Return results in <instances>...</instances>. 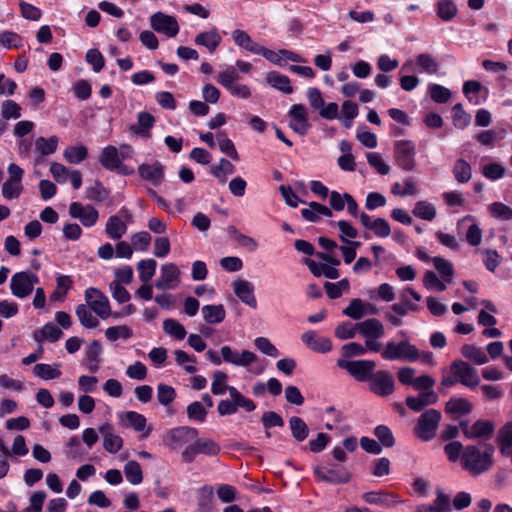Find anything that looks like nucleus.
<instances>
[{"label": "nucleus", "mask_w": 512, "mask_h": 512, "mask_svg": "<svg viewBox=\"0 0 512 512\" xmlns=\"http://www.w3.org/2000/svg\"><path fill=\"white\" fill-rule=\"evenodd\" d=\"M230 400L224 399L218 403L217 411L221 416L233 415L239 408H243L247 412H252L256 409V404L250 398L242 395L237 388H229Z\"/></svg>", "instance_id": "nucleus-5"}, {"label": "nucleus", "mask_w": 512, "mask_h": 512, "mask_svg": "<svg viewBox=\"0 0 512 512\" xmlns=\"http://www.w3.org/2000/svg\"><path fill=\"white\" fill-rule=\"evenodd\" d=\"M436 498L432 503H422L416 506V512H451L450 496L441 488L435 490Z\"/></svg>", "instance_id": "nucleus-22"}, {"label": "nucleus", "mask_w": 512, "mask_h": 512, "mask_svg": "<svg viewBox=\"0 0 512 512\" xmlns=\"http://www.w3.org/2000/svg\"><path fill=\"white\" fill-rule=\"evenodd\" d=\"M365 302L359 298L351 300L349 305L343 310V314L354 319L359 320L365 316Z\"/></svg>", "instance_id": "nucleus-64"}, {"label": "nucleus", "mask_w": 512, "mask_h": 512, "mask_svg": "<svg viewBox=\"0 0 512 512\" xmlns=\"http://www.w3.org/2000/svg\"><path fill=\"white\" fill-rule=\"evenodd\" d=\"M416 147L410 140H398L394 143V160L403 171H412L416 166Z\"/></svg>", "instance_id": "nucleus-8"}, {"label": "nucleus", "mask_w": 512, "mask_h": 512, "mask_svg": "<svg viewBox=\"0 0 512 512\" xmlns=\"http://www.w3.org/2000/svg\"><path fill=\"white\" fill-rule=\"evenodd\" d=\"M337 366L345 369L352 377L359 382H368L375 371L376 363L373 360H354L338 359Z\"/></svg>", "instance_id": "nucleus-9"}, {"label": "nucleus", "mask_w": 512, "mask_h": 512, "mask_svg": "<svg viewBox=\"0 0 512 512\" xmlns=\"http://www.w3.org/2000/svg\"><path fill=\"white\" fill-rule=\"evenodd\" d=\"M58 143L57 136H51L48 139L38 137L35 141V151L38 153L36 161L39 162L43 157L53 154L57 150Z\"/></svg>", "instance_id": "nucleus-36"}, {"label": "nucleus", "mask_w": 512, "mask_h": 512, "mask_svg": "<svg viewBox=\"0 0 512 512\" xmlns=\"http://www.w3.org/2000/svg\"><path fill=\"white\" fill-rule=\"evenodd\" d=\"M381 357L386 361H408L415 362L420 358V352L414 344L407 340L400 342L388 341L382 345Z\"/></svg>", "instance_id": "nucleus-2"}, {"label": "nucleus", "mask_w": 512, "mask_h": 512, "mask_svg": "<svg viewBox=\"0 0 512 512\" xmlns=\"http://www.w3.org/2000/svg\"><path fill=\"white\" fill-rule=\"evenodd\" d=\"M210 172L213 176L224 182L227 175H231L235 172V166L227 159L221 158L218 164L210 168Z\"/></svg>", "instance_id": "nucleus-57"}, {"label": "nucleus", "mask_w": 512, "mask_h": 512, "mask_svg": "<svg viewBox=\"0 0 512 512\" xmlns=\"http://www.w3.org/2000/svg\"><path fill=\"white\" fill-rule=\"evenodd\" d=\"M302 342L312 351L328 353L332 350V342L329 338L318 335L313 330H308L301 335Z\"/></svg>", "instance_id": "nucleus-24"}, {"label": "nucleus", "mask_w": 512, "mask_h": 512, "mask_svg": "<svg viewBox=\"0 0 512 512\" xmlns=\"http://www.w3.org/2000/svg\"><path fill=\"white\" fill-rule=\"evenodd\" d=\"M438 395L433 390L420 392L417 396L406 397L407 407L414 412H420L426 406L437 403Z\"/></svg>", "instance_id": "nucleus-27"}, {"label": "nucleus", "mask_w": 512, "mask_h": 512, "mask_svg": "<svg viewBox=\"0 0 512 512\" xmlns=\"http://www.w3.org/2000/svg\"><path fill=\"white\" fill-rule=\"evenodd\" d=\"M39 283V277L30 270L15 273L10 280V290L13 296L24 299L32 294L34 286Z\"/></svg>", "instance_id": "nucleus-7"}, {"label": "nucleus", "mask_w": 512, "mask_h": 512, "mask_svg": "<svg viewBox=\"0 0 512 512\" xmlns=\"http://www.w3.org/2000/svg\"><path fill=\"white\" fill-rule=\"evenodd\" d=\"M505 171V168L496 162L488 163L481 167L482 175L490 181H497L503 178Z\"/></svg>", "instance_id": "nucleus-63"}, {"label": "nucleus", "mask_w": 512, "mask_h": 512, "mask_svg": "<svg viewBox=\"0 0 512 512\" xmlns=\"http://www.w3.org/2000/svg\"><path fill=\"white\" fill-rule=\"evenodd\" d=\"M495 430L493 422L489 420H477L471 426L469 430L465 429V437L467 439H488L492 436Z\"/></svg>", "instance_id": "nucleus-30"}, {"label": "nucleus", "mask_w": 512, "mask_h": 512, "mask_svg": "<svg viewBox=\"0 0 512 512\" xmlns=\"http://www.w3.org/2000/svg\"><path fill=\"white\" fill-rule=\"evenodd\" d=\"M105 232L109 238L119 240L126 234L127 224L118 215H112L106 222Z\"/></svg>", "instance_id": "nucleus-37"}, {"label": "nucleus", "mask_w": 512, "mask_h": 512, "mask_svg": "<svg viewBox=\"0 0 512 512\" xmlns=\"http://www.w3.org/2000/svg\"><path fill=\"white\" fill-rule=\"evenodd\" d=\"M155 118L148 112L141 111L137 114V123L130 126V131L142 138L151 136V129L154 126Z\"/></svg>", "instance_id": "nucleus-28"}, {"label": "nucleus", "mask_w": 512, "mask_h": 512, "mask_svg": "<svg viewBox=\"0 0 512 512\" xmlns=\"http://www.w3.org/2000/svg\"><path fill=\"white\" fill-rule=\"evenodd\" d=\"M69 215L74 219H78L87 228L93 227L99 219V213L96 208L79 202H72L69 205Z\"/></svg>", "instance_id": "nucleus-17"}, {"label": "nucleus", "mask_w": 512, "mask_h": 512, "mask_svg": "<svg viewBox=\"0 0 512 512\" xmlns=\"http://www.w3.org/2000/svg\"><path fill=\"white\" fill-rule=\"evenodd\" d=\"M314 476L330 484H344L349 482L350 475L344 467L332 466L330 468L317 466L313 469Z\"/></svg>", "instance_id": "nucleus-18"}, {"label": "nucleus", "mask_w": 512, "mask_h": 512, "mask_svg": "<svg viewBox=\"0 0 512 512\" xmlns=\"http://www.w3.org/2000/svg\"><path fill=\"white\" fill-rule=\"evenodd\" d=\"M99 163L105 170L116 172L122 176H130L135 173V169L133 167L122 163L118 153V148L113 145H108L101 150Z\"/></svg>", "instance_id": "nucleus-6"}, {"label": "nucleus", "mask_w": 512, "mask_h": 512, "mask_svg": "<svg viewBox=\"0 0 512 512\" xmlns=\"http://www.w3.org/2000/svg\"><path fill=\"white\" fill-rule=\"evenodd\" d=\"M218 147L220 151L235 161H239L240 157L231 139L224 132L218 133Z\"/></svg>", "instance_id": "nucleus-62"}, {"label": "nucleus", "mask_w": 512, "mask_h": 512, "mask_svg": "<svg viewBox=\"0 0 512 512\" xmlns=\"http://www.w3.org/2000/svg\"><path fill=\"white\" fill-rule=\"evenodd\" d=\"M369 390L380 397H388L395 390V381L387 370L374 371L368 380Z\"/></svg>", "instance_id": "nucleus-10"}, {"label": "nucleus", "mask_w": 512, "mask_h": 512, "mask_svg": "<svg viewBox=\"0 0 512 512\" xmlns=\"http://www.w3.org/2000/svg\"><path fill=\"white\" fill-rule=\"evenodd\" d=\"M85 300L93 312L101 319H106L110 316V303L108 297L99 289L89 287L85 291Z\"/></svg>", "instance_id": "nucleus-12"}, {"label": "nucleus", "mask_w": 512, "mask_h": 512, "mask_svg": "<svg viewBox=\"0 0 512 512\" xmlns=\"http://www.w3.org/2000/svg\"><path fill=\"white\" fill-rule=\"evenodd\" d=\"M302 217L309 222H318L321 217H331L332 211L327 206L318 202H310L308 208L301 210Z\"/></svg>", "instance_id": "nucleus-33"}, {"label": "nucleus", "mask_w": 512, "mask_h": 512, "mask_svg": "<svg viewBox=\"0 0 512 512\" xmlns=\"http://www.w3.org/2000/svg\"><path fill=\"white\" fill-rule=\"evenodd\" d=\"M287 115L289 117V128L301 136H304L308 133L310 129L308 111L303 104H293L290 107Z\"/></svg>", "instance_id": "nucleus-14"}, {"label": "nucleus", "mask_w": 512, "mask_h": 512, "mask_svg": "<svg viewBox=\"0 0 512 512\" xmlns=\"http://www.w3.org/2000/svg\"><path fill=\"white\" fill-rule=\"evenodd\" d=\"M266 81L271 87L285 94H291L294 91L289 77L277 71L269 72L266 76Z\"/></svg>", "instance_id": "nucleus-40"}, {"label": "nucleus", "mask_w": 512, "mask_h": 512, "mask_svg": "<svg viewBox=\"0 0 512 512\" xmlns=\"http://www.w3.org/2000/svg\"><path fill=\"white\" fill-rule=\"evenodd\" d=\"M124 474L126 480L132 485H138L143 481V472L140 464L131 460L124 465Z\"/></svg>", "instance_id": "nucleus-49"}, {"label": "nucleus", "mask_w": 512, "mask_h": 512, "mask_svg": "<svg viewBox=\"0 0 512 512\" xmlns=\"http://www.w3.org/2000/svg\"><path fill=\"white\" fill-rule=\"evenodd\" d=\"M33 373L43 380L56 379L62 374L59 363H54L53 365L45 363L36 364L33 368Z\"/></svg>", "instance_id": "nucleus-44"}, {"label": "nucleus", "mask_w": 512, "mask_h": 512, "mask_svg": "<svg viewBox=\"0 0 512 512\" xmlns=\"http://www.w3.org/2000/svg\"><path fill=\"white\" fill-rule=\"evenodd\" d=\"M240 79V75L235 67L228 66L225 70L218 73L216 81L226 90L237 83Z\"/></svg>", "instance_id": "nucleus-55"}, {"label": "nucleus", "mask_w": 512, "mask_h": 512, "mask_svg": "<svg viewBox=\"0 0 512 512\" xmlns=\"http://www.w3.org/2000/svg\"><path fill=\"white\" fill-rule=\"evenodd\" d=\"M201 312L205 322L208 324H219L226 317V312L222 304L204 305Z\"/></svg>", "instance_id": "nucleus-42"}, {"label": "nucleus", "mask_w": 512, "mask_h": 512, "mask_svg": "<svg viewBox=\"0 0 512 512\" xmlns=\"http://www.w3.org/2000/svg\"><path fill=\"white\" fill-rule=\"evenodd\" d=\"M139 176L151 182L153 185H160L165 178V166L160 161H154L153 163H142L138 166Z\"/></svg>", "instance_id": "nucleus-20"}, {"label": "nucleus", "mask_w": 512, "mask_h": 512, "mask_svg": "<svg viewBox=\"0 0 512 512\" xmlns=\"http://www.w3.org/2000/svg\"><path fill=\"white\" fill-rule=\"evenodd\" d=\"M195 44L206 47L210 52H214L222 41L218 30L214 27L209 31L201 32L195 37Z\"/></svg>", "instance_id": "nucleus-34"}, {"label": "nucleus", "mask_w": 512, "mask_h": 512, "mask_svg": "<svg viewBox=\"0 0 512 512\" xmlns=\"http://www.w3.org/2000/svg\"><path fill=\"white\" fill-rule=\"evenodd\" d=\"M442 415L436 409H428L423 412L414 427V435L421 441L427 442L436 436V432Z\"/></svg>", "instance_id": "nucleus-4"}, {"label": "nucleus", "mask_w": 512, "mask_h": 512, "mask_svg": "<svg viewBox=\"0 0 512 512\" xmlns=\"http://www.w3.org/2000/svg\"><path fill=\"white\" fill-rule=\"evenodd\" d=\"M232 39L238 47L256 55L262 47V45L256 43L246 31L241 29H235L232 32Z\"/></svg>", "instance_id": "nucleus-35"}, {"label": "nucleus", "mask_w": 512, "mask_h": 512, "mask_svg": "<svg viewBox=\"0 0 512 512\" xmlns=\"http://www.w3.org/2000/svg\"><path fill=\"white\" fill-rule=\"evenodd\" d=\"M233 291L235 295L246 305L255 309L257 307V300L254 294V285L247 280L234 281Z\"/></svg>", "instance_id": "nucleus-26"}, {"label": "nucleus", "mask_w": 512, "mask_h": 512, "mask_svg": "<svg viewBox=\"0 0 512 512\" xmlns=\"http://www.w3.org/2000/svg\"><path fill=\"white\" fill-rule=\"evenodd\" d=\"M197 436L198 430L188 426L174 428L169 432V438L174 444L175 448L181 447L191 441H194Z\"/></svg>", "instance_id": "nucleus-31"}, {"label": "nucleus", "mask_w": 512, "mask_h": 512, "mask_svg": "<svg viewBox=\"0 0 512 512\" xmlns=\"http://www.w3.org/2000/svg\"><path fill=\"white\" fill-rule=\"evenodd\" d=\"M73 281L70 276L60 275L56 279V290L51 295V300H63L71 289Z\"/></svg>", "instance_id": "nucleus-58"}, {"label": "nucleus", "mask_w": 512, "mask_h": 512, "mask_svg": "<svg viewBox=\"0 0 512 512\" xmlns=\"http://www.w3.org/2000/svg\"><path fill=\"white\" fill-rule=\"evenodd\" d=\"M157 262L154 259L141 260L137 264V271L139 279L143 283H147L152 279L155 274Z\"/></svg>", "instance_id": "nucleus-54"}, {"label": "nucleus", "mask_w": 512, "mask_h": 512, "mask_svg": "<svg viewBox=\"0 0 512 512\" xmlns=\"http://www.w3.org/2000/svg\"><path fill=\"white\" fill-rule=\"evenodd\" d=\"M472 404L465 398H450L445 404V412L452 415H467L472 411Z\"/></svg>", "instance_id": "nucleus-41"}, {"label": "nucleus", "mask_w": 512, "mask_h": 512, "mask_svg": "<svg viewBox=\"0 0 512 512\" xmlns=\"http://www.w3.org/2000/svg\"><path fill=\"white\" fill-rule=\"evenodd\" d=\"M151 27L165 34L167 37L173 38L179 33V24L174 16L156 12L150 17Z\"/></svg>", "instance_id": "nucleus-16"}, {"label": "nucleus", "mask_w": 512, "mask_h": 512, "mask_svg": "<svg viewBox=\"0 0 512 512\" xmlns=\"http://www.w3.org/2000/svg\"><path fill=\"white\" fill-rule=\"evenodd\" d=\"M180 271L174 263L162 265L160 276L155 283V287L161 290L172 289L179 282Z\"/></svg>", "instance_id": "nucleus-23"}, {"label": "nucleus", "mask_w": 512, "mask_h": 512, "mask_svg": "<svg viewBox=\"0 0 512 512\" xmlns=\"http://www.w3.org/2000/svg\"><path fill=\"white\" fill-rule=\"evenodd\" d=\"M413 214L417 218H420V219H423L426 221H432L435 219L437 212H436V207L432 203H430L428 201L421 200V201L416 202L414 209H413Z\"/></svg>", "instance_id": "nucleus-50"}, {"label": "nucleus", "mask_w": 512, "mask_h": 512, "mask_svg": "<svg viewBox=\"0 0 512 512\" xmlns=\"http://www.w3.org/2000/svg\"><path fill=\"white\" fill-rule=\"evenodd\" d=\"M99 432L103 436V447L107 452L116 454L122 449L123 440L113 432V428L110 425L99 427Z\"/></svg>", "instance_id": "nucleus-29"}, {"label": "nucleus", "mask_w": 512, "mask_h": 512, "mask_svg": "<svg viewBox=\"0 0 512 512\" xmlns=\"http://www.w3.org/2000/svg\"><path fill=\"white\" fill-rule=\"evenodd\" d=\"M197 451L199 454L207 456H216L219 454L221 448L217 442L209 438H196L194 440Z\"/></svg>", "instance_id": "nucleus-56"}, {"label": "nucleus", "mask_w": 512, "mask_h": 512, "mask_svg": "<svg viewBox=\"0 0 512 512\" xmlns=\"http://www.w3.org/2000/svg\"><path fill=\"white\" fill-rule=\"evenodd\" d=\"M496 441L501 454L510 457L512 463V421L499 429Z\"/></svg>", "instance_id": "nucleus-32"}, {"label": "nucleus", "mask_w": 512, "mask_h": 512, "mask_svg": "<svg viewBox=\"0 0 512 512\" xmlns=\"http://www.w3.org/2000/svg\"><path fill=\"white\" fill-rule=\"evenodd\" d=\"M92 309L84 304L76 307V316L78 317L81 325L85 328L92 329L99 325L98 319L93 315Z\"/></svg>", "instance_id": "nucleus-48"}, {"label": "nucleus", "mask_w": 512, "mask_h": 512, "mask_svg": "<svg viewBox=\"0 0 512 512\" xmlns=\"http://www.w3.org/2000/svg\"><path fill=\"white\" fill-rule=\"evenodd\" d=\"M461 354L476 365H483L488 362V356L485 351L473 344H464L461 347Z\"/></svg>", "instance_id": "nucleus-43"}, {"label": "nucleus", "mask_w": 512, "mask_h": 512, "mask_svg": "<svg viewBox=\"0 0 512 512\" xmlns=\"http://www.w3.org/2000/svg\"><path fill=\"white\" fill-rule=\"evenodd\" d=\"M163 330L176 340H183L186 336L185 327L177 320L168 318L163 321Z\"/></svg>", "instance_id": "nucleus-52"}, {"label": "nucleus", "mask_w": 512, "mask_h": 512, "mask_svg": "<svg viewBox=\"0 0 512 512\" xmlns=\"http://www.w3.org/2000/svg\"><path fill=\"white\" fill-rule=\"evenodd\" d=\"M358 333L364 337L365 345L369 352L379 353L382 351V343L378 340L385 335L382 322L376 318H369L357 323Z\"/></svg>", "instance_id": "nucleus-3"}, {"label": "nucleus", "mask_w": 512, "mask_h": 512, "mask_svg": "<svg viewBox=\"0 0 512 512\" xmlns=\"http://www.w3.org/2000/svg\"><path fill=\"white\" fill-rule=\"evenodd\" d=\"M63 333L61 329L54 323L45 324L40 330L34 332V339L37 342H41L44 339H48L51 342H55L62 337Z\"/></svg>", "instance_id": "nucleus-46"}, {"label": "nucleus", "mask_w": 512, "mask_h": 512, "mask_svg": "<svg viewBox=\"0 0 512 512\" xmlns=\"http://www.w3.org/2000/svg\"><path fill=\"white\" fill-rule=\"evenodd\" d=\"M494 447L490 444L485 445L481 451L475 445H468L462 452V466L472 475H480L488 471L493 464Z\"/></svg>", "instance_id": "nucleus-1"}, {"label": "nucleus", "mask_w": 512, "mask_h": 512, "mask_svg": "<svg viewBox=\"0 0 512 512\" xmlns=\"http://www.w3.org/2000/svg\"><path fill=\"white\" fill-rule=\"evenodd\" d=\"M374 435L378 442L385 448H391L395 445V438L391 429L386 425H378L374 428Z\"/></svg>", "instance_id": "nucleus-61"}, {"label": "nucleus", "mask_w": 512, "mask_h": 512, "mask_svg": "<svg viewBox=\"0 0 512 512\" xmlns=\"http://www.w3.org/2000/svg\"><path fill=\"white\" fill-rule=\"evenodd\" d=\"M228 375L220 370H217L213 374V380L211 383V392L214 395H223L226 391L229 392L231 386L227 385Z\"/></svg>", "instance_id": "nucleus-60"}, {"label": "nucleus", "mask_w": 512, "mask_h": 512, "mask_svg": "<svg viewBox=\"0 0 512 512\" xmlns=\"http://www.w3.org/2000/svg\"><path fill=\"white\" fill-rule=\"evenodd\" d=\"M414 65L419 68L420 72H424L430 75L438 73L440 68L439 61L433 55L428 53H421L416 56L415 62L412 60L406 61L401 66V72H410L414 70Z\"/></svg>", "instance_id": "nucleus-15"}, {"label": "nucleus", "mask_w": 512, "mask_h": 512, "mask_svg": "<svg viewBox=\"0 0 512 512\" xmlns=\"http://www.w3.org/2000/svg\"><path fill=\"white\" fill-rule=\"evenodd\" d=\"M132 335V329L126 325L112 326L105 330V336L111 342L119 339L127 340L131 338Z\"/></svg>", "instance_id": "nucleus-59"}, {"label": "nucleus", "mask_w": 512, "mask_h": 512, "mask_svg": "<svg viewBox=\"0 0 512 512\" xmlns=\"http://www.w3.org/2000/svg\"><path fill=\"white\" fill-rule=\"evenodd\" d=\"M450 372L458 376L459 383L475 388L480 383L477 370L463 360H454L450 365Z\"/></svg>", "instance_id": "nucleus-13"}, {"label": "nucleus", "mask_w": 512, "mask_h": 512, "mask_svg": "<svg viewBox=\"0 0 512 512\" xmlns=\"http://www.w3.org/2000/svg\"><path fill=\"white\" fill-rule=\"evenodd\" d=\"M63 156L67 162L79 164L87 158L88 150L84 145L69 146L64 150Z\"/></svg>", "instance_id": "nucleus-51"}, {"label": "nucleus", "mask_w": 512, "mask_h": 512, "mask_svg": "<svg viewBox=\"0 0 512 512\" xmlns=\"http://www.w3.org/2000/svg\"><path fill=\"white\" fill-rule=\"evenodd\" d=\"M289 427L293 438L297 442H303L309 435L308 425L298 416H292L289 419Z\"/></svg>", "instance_id": "nucleus-47"}, {"label": "nucleus", "mask_w": 512, "mask_h": 512, "mask_svg": "<svg viewBox=\"0 0 512 512\" xmlns=\"http://www.w3.org/2000/svg\"><path fill=\"white\" fill-rule=\"evenodd\" d=\"M362 499L369 505H379L385 508H390L402 503V500L397 494L382 490L365 492L362 494Z\"/></svg>", "instance_id": "nucleus-21"}, {"label": "nucleus", "mask_w": 512, "mask_h": 512, "mask_svg": "<svg viewBox=\"0 0 512 512\" xmlns=\"http://www.w3.org/2000/svg\"><path fill=\"white\" fill-rule=\"evenodd\" d=\"M120 420L123 426L134 429L136 432H144L142 437L147 438L152 428H147V420L144 415L136 411H127L120 415Z\"/></svg>", "instance_id": "nucleus-25"}, {"label": "nucleus", "mask_w": 512, "mask_h": 512, "mask_svg": "<svg viewBox=\"0 0 512 512\" xmlns=\"http://www.w3.org/2000/svg\"><path fill=\"white\" fill-rule=\"evenodd\" d=\"M220 353L224 363L236 367L248 368L258 359L257 355L250 350H237L229 345L222 346Z\"/></svg>", "instance_id": "nucleus-11"}, {"label": "nucleus", "mask_w": 512, "mask_h": 512, "mask_svg": "<svg viewBox=\"0 0 512 512\" xmlns=\"http://www.w3.org/2000/svg\"><path fill=\"white\" fill-rule=\"evenodd\" d=\"M257 55L263 56L267 61L278 66L282 65L283 60L296 63L306 62V60L299 54L288 49H279L277 52H275L262 46Z\"/></svg>", "instance_id": "nucleus-19"}, {"label": "nucleus", "mask_w": 512, "mask_h": 512, "mask_svg": "<svg viewBox=\"0 0 512 512\" xmlns=\"http://www.w3.org/2000/svg\"><path fill=\"white\" fill-rule=\"evenodd\" d=\"M304 264L307 265L311 273L315 277L325 276L328 279H337L339 277V271L333 266L327 264H319L310 258L304 260Z\"/></svg>", "instance_id": "nucleus-38"}, {"label": "nucleus", "mask_w": 512, "mask_h": 512, "mask_svg": "<svg viewBox=\"0 0 512 512\" xmlns=\"http://www.w3.org/2000/svg\"><path fill=\"white\" fill-rule=\"evenodd\" d=\"M435 269L439 272L444 281L450 283L455 270L452 262L440 256L432 258Z\"/></svg>", "instance_id": "nucleus-53"}, {"label": "nucleus", "mask_w": 512, "mask_h": 512, "mask_svg": "<svg viewBox=\"0 0 512 512\" xmlns=\"http://www.w3.org/2000/svg\"><path fill=\"white\" fill-rule=\"evenodd\" d=\"M102 345L99 340H93L86 348L85 355L88 360V370L95 373L100 368V355L102 354Z\"/></svg>", "instance_id": "nucleus-39"}, {"label": "nucleus", "mask_w": 512, "mask_h": 512, "mask_svg": "<svg viewBox=\"0 0 512 512\" xmlns=\"http://www.w3.org/2000/svg\"><path fill=\"white\" fill-rule=\"evenodd\" d=\"M452 172L455 180L460 184L467 183L472 178L471 165L463 158L455 161Z\"/></svg>", "instance_id": "nucleus-45"}]
</instances>
